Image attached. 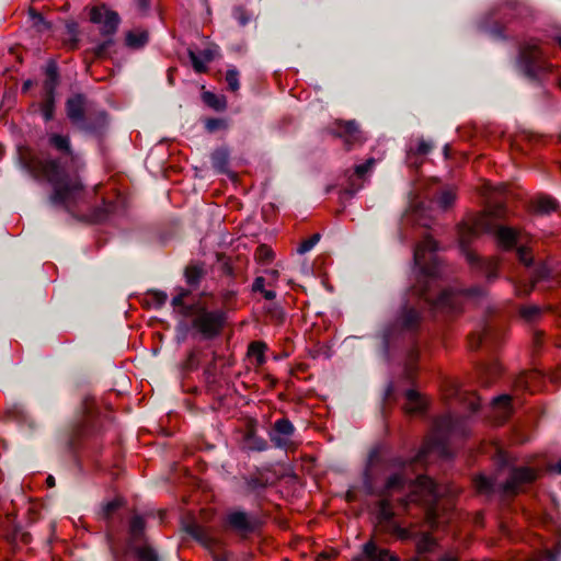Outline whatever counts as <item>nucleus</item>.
<instances>
[{
  "label": "nucleus",
  "instance_id": "bf43d9fd",
  "mask_svg": "<svg viewBox=\"0 0 561 561\" xmlns=\"http://www.w3.org/2000/svg\"><path fill=\"white\" fill-rule=\"evenodd\" d=\"M47 484H48V486H54V485H55V479H54V477L49 476V477L47 478Z\"/></svg>",
  "mask_w": 561,
  "mask_h": 561
},
{
  "label": "nucleus",
  "instance_id": "de8ad7c7",
  "mask_svg": "<svg viewBox=\"0 0 561 561\" xmlns=\"http://www.w3.org/2000/svg\"><path fill=\"white\" fill-rule=\"evenodd\" d=\"M394 534L400 538V539H409V538H412L414 535L413 533L408 529V528H402L400 526H396L394 527Z\"/></svg>",
  "mask_w": 561,
  "mask_h": 561
},
{
  "label": "nucleus",
  "instance_id": "e433bc0d",
  "mask_svg": "<svg viewBox=\"0 0 561 561\" xmlns=\"http://www.w3.org/2000/svg\"><path fill=\"white\" fill-rule=\"evenodd\" d=\"M320 240V234L314 233L309 239L304 240L299 247L297 248V252L299 254H305L309 252Z\"/></svg>",
  "mask_w": 561,
  "mask_h": 561
},
{
  "label": "nucleus",
  "instance_id": "1a4fd4ad",
  "mask_svg": "<svg viewBox=\"0 0 561 561\" xmlns=\"http://www.w3.org/2000/svg\"><path fill=\"white\" fill-rule=\"evenodd\" d=\"M91 22L101 25L102 33L113 34L119 24V16L116 12L104 5L94 7L90 13Z\"/></svg>",
  "mask_w": 561,
  "mask_h": 561
},
{
  "label": "nucleus",
  "instance_id": "2eb2a0df",
  "mask_svg": "<svg viewBox=\"0 0 561 561\" xmlns=\"http://www.w3.org/2000/svg\"><path fill=\"white\" fill-rule=\"evenodd\" d=\"M432 144L420 138L415 145H410L407 151V162L411 167L417 168L423 159L421 157L426 156L432 150Z\"/></svg>",
  "mask_w": 561,
  "mask_h": 561
},
{
  "label": "nucleus",
  "instance_id": "4c0bfd02",
  "mask_svg": "<svg viewBox=\"0 0 561 561\" xmlns=\"http://www.w3.org/2000/svg\"><path fill=\"white\" fill-rule=\"evenodd\" d=\"M33 25L37 28L38 32H44L50 28V24L45 21L42 14L31 11L30 12Z\"/></svg>",
  "mask_w": 561,
  "mask_h": 561
},
{
  "label": "nucleus",
  "instance_id": "3c124183",
  "mask_svg": "<svg viewBox=\"0 0 561 561\" xmlns=\"http://www.w3.org/2000/svg\"><path fill=\"white\" fill-rule=\"evenodd\" d=\"M46 78H51L53 80L58 79L57 68L54 64L47 66Z\"/></svg>",
  "mask_w": 561,
  "mask_h": 561
},
{
  "label": "nucleus",
  "instance_id": "c9c22d12",
  "mask_svg": "<svg viewBox=\"0 0 561 561\" xmlns=\"http://www.w3.org/2000/svg\"><path fill=\"white\" fill-rule=\"evenodd\" d=\"M255 257L259 262L268 263L273 259V251L266 244H261L255 251Z\"/></svg>",
  "mask_w": 561,
  "mask_h": 561
},
{
  "label": "nucleus",
  "instance_id": "f8f14e48",
  "mask_svg": "<svg viewBox=\"0 0 561 561\" xmlns=\"http://www.w3.org/2000/svg\"><path fill=\"white\" fill-rule=\"evenodd\" d=\"M226 520L231 529L240 534L251 533L255 528V520L244 512H231L227 515Z\"/></svg>",
  "mask_w": 561,
  "mask_h": 561
},
{
  "label": "nucleus",
  "instance_id": "4468645a",
  "mask_svg": "<svg viewBox=\"0 0 561 561\" xmlns=\"http://www.w3.org/2000/svg\"><path fill=\"white\" fill-rule=\"evenodd\" d=\"M67 115L69 119L81 128H87L84 124V99L76 95L67 102Z\"/></svg>",
  "mask_w": 561,
  "mask_h": 561
},
{
  "label": "nucleus",
  "instance_id": "603ef678",
  "mask_svg": "<svg viewBox=\"0 0 561 561\" xmlns=\"http://www.w3.org/2000/svg\"><path fill=\"white\" fill-rule=\"evenodd\" d=\"M265 285V279L263 277H256L253 283V290L263 291Z\"/></svg>",
  "mask_w": 561,
  "mask_h": 561
},
{
  "label": "nucleus",
  "instance_id": "8fccbe9b",
  "mask_svg": "<svg viewBox=\"0 0 561 561\" xmlns=\"http://www.w3.org/2000/svg\"><path fill=\"white\" fill-rule=\"evenodd\" d=\"M152 297L158 306H162L168 299V295L163 291H154Z\"/></svg>",
  "mask_w": 561,
  "mask_h": 561
},
{
  "label": "nucleus",
  "instance_id": "c85d7f7f",
  "mask_svg": "<svg viewBox=\"0 0 561 561\" xmlns=\"http://www.w3.org/2000/svg\"><path fill=\"white\" fill-rule=\"evenodd\" d=\"M148 41L146 32H129L126 35V44L129 47L138 48L144 46Z\"/></svg>",
  "mask_w": 561,
  "mask_h": 561
},
{
  "label": "nucleus",
  "instance_id": "ea45409f",
  "mask_svg": "<svg viewBox=\"0 0 561 561\" xmlns=\"http://www.w3.org/2000/svg\"><path fill=\"white\" fill-rule=\"evenodd\" d=\"M226 81L231 91H237L239 89V72L236 69L228 70Z\"/></svg>",
  "mask_w": 561,
  "mask_h": 561
},
{
  "label": "nucleus",
  "instance_id": "79ce46f5",
  "mask_svg": "<svg viewBox=\"0 0 561 561\" xmlns=\"http://www.w3.org/2000/svg\"><path fill=\"white\" fill-rule=\"evenodd\" d=\"M517 255H518V259L519 261L525 265V266H530L531 263H533V256L529 252V250L525 247H520L518 248L517 250Z\"/></svg>",
  "mask_w": 561,
  "mask_h": 561
},
{
  "label": "nucleus",
  "instance_id": "49530a36",
  "mask_svg": "<svg viewBox=\"0 0 561 561\" xmlns=\"http://www.w3.org/2000/svg\"><path fill=\"white\" fill-rule=\"evenodd\" d=\"M58 79L46 78L44 82L45 96L54 95Z\"/></svg>",
  "mask_w": 561,
  "mask_h": 561
},
{
  "label": "nucleus",
  "instance_id": "13d9d810",
  "mask_svg": "<svg viewBox=\"0 0 561 561\" xmlns=\"http://www.w3.org/2000/svg\"><path fill=\"white\" fill-rule=\"evenodd\" d=\"M552 469L558 472V473H561V459L553 465Z\"/></svg>",
  "mask_w": 561,
  "mask_h": 561
},
{
  "label": "nucleus",
  "instance_id": "4d7b16f0",
  "mask_svg": "<svg viewBox=\"0 0 561 561\" xmlns=\"http://www.w3.org/2000/svg\"><path fill=\"white\" fill-rule=\"evenodd\" d=\"M439 561H457V559L451 554H446Z\"/></svg>",
  "mask_w": 561,
  "mask_h": 561
},
{
  "label": "nucleus",
  "instance_id": "dca6fc26",
  "mask_svg": "<svg viewBox=\"0 0 561 561\" xmlns=\"http://www.w3.org/2000/svg\"><path fill=\"white\" fill-rule=\"evenodd\" d=\"M359 561H399V559L388 550L377 547L374 542H367L363 547Z\"/></svg>",
  "mask_w": 561,
  "mask_h": 561
},
{
  "label": "nucleus",
  "instance_id": "f3484780",
  "mask_svg": "<svg viewBox=\"0 0 561 561\" xmlns=\"http://www.w3.org/2000/svg\"><path fill=\"white\" fill-rule=\"evenodd\" d=\"M446 392L447 397H456L463 404H467L472 412L479 409V398L477 394L461 389L458 383L451 382Z\"/></svg>",
  "mask_w": 561,
  "mask_h": 561
},
{
  "label": "nucleus",
  "instance_id": "cd10ccee",
  "mask_svg": "<svg viewBox=\"0 0 561 561\" xmlns=\"http://www.w3.org/2000/svg\"><path fill=\"white\" fill-rule=\"evenodd\" d=\"M456 199V192L453 187H446L440 191L437 197V204L440 208L447 209L450 207Z\"/></svg>",
  "mask_w": 561,
  "mask_h": 561
},
{
  "label": "nucleus",
  "instance_id": "7c9ffc66",
  "mask_svg": "<svg viewBox=\"0 0 561 561\" xmlns=\"http://www.w3.org/2000/svg\"><path fill=\"white\" fill-rule=\"evenodd\" d=\"M203 100L207 105H209L210 107H213L217 111H222L226 107L225 99L222 96H218L211 92H204Z\"/></svg>",
  "mask_w": 561,
  "mask_h": 561
},
{
  "label": "nucleus",
  "instance_id": "412c9836",
  "mask_svg": "<svg viewBox=\"0 0 561 561\" xmlns=\"http://www.w3.org/2000/svg\"><path fill=\"white\" fill-rule=\"evenodd\" d=\"M188 55L192 65L197 72H205L207 69V64L210 62L215 56L213 49H204L198 54L193 50H190Z\"/></svg>",
  "mask_w": 561,
  "mask_h": 561
},
{
  "label": "nucleus",
  "instance_id": "680f3d73",
  "mask_svg": "<svg viewBox=\"0 0 561 561\" xmlns=\"http://www.w3.org/2000/svg\"><path fill=\"white\" fill-rule=\"evenodd\" d=\"M268 274H270L273 278H277V276H278V272H277L276 270H271V271L268 272Z\"/></svg>",
  "mask_w": 561,
  "mask_h": 561
},
{
  "label": "nucleus",
  "instance_id": "473e14b6",
  "mask_svg": "<svg viewBox=\"0 0 561 561\" xmlns=\"http://www.w3.org/2000/svg\"><path fill=\"white\" fill-rule=\"evenodd\" d=\"M41 111H42V115L46 122L50 121L54 117L55 95H49V96L44 98V101L41 105Z\"/></svg>",
  "mask_w": 561,
  "mask_h": 561
},
{
  "label": "nucleus",
  "instance_id": "6e6552de",
  "mask_svg": "<svg viewBox=\"0 0 561 561\" xmlns=\"http://www.w3.org/2000/svg\"><path fill=\"white\" fill-rule=\"evenodd\" d=\"M295 427L288 419H279L270 432V438L275 447L288 450L294 446Z\"/></svg>",
  "mask_w": 561,
  "mask_h": 561
},
{
  "label": "nucleus",
  "instance_id": "423d86ee",
  "mask_svg": "<svg viewBox=\"0 0 561 561\" xmlns=\"http://www.w3.org/2000/svg\"><path fill=\"white\" fill-rule=\"evenodd\" d=\"M190 318L193 329L204 339L218 335L225 322V313L221 310H207L201 304H196Z\"/></svg>",
  "mask_w": 561,
  "mask_h": 561
},
{
  "label": "nucleus",
  "instance_id": "052dcab7",
  "mask_svg": "<svg viewBox=\"0 0 561 561\" xmlns=\"http://www.w3.org/2000/svg\"><path fill=\"white\" fill-rule=\"evenodd\" d=\"M104 49H105V45H101V46L98 48V50H96V55H98V56H101V55L103 54Z\"/></svg>",
  "mask_w": 561,
  "mask_h": 561
},
{
  "label": "nucleus",
  "instance_id": "ddd939ff",
  "mask_svg": "<svg viewBox=\"0 0 561 561\" xmlns=\"http://www.w3.org/2000/svg\"><path fill=\"white\" fill-rule=\"evenodd\" d=\"M421 322L420 311L412 306H404L398 317L396 328L400 331H414Z\"/></svg>",
  "mask_w": 561,
  "mask_h": 561
},
{
  "label": "nucleus",
  "instance_id": "5fc2aeb1",
  "mask_svg": "<svg viewBox=\"0 0 561 561\" xmlns=\"http://www.w3.org/2000/svg\"><path fill=\"white\" fill-rule=\"evenodd\" d=\"M140 10H146L149 7V0H134Z\"/></svg>",
  "mask_w": 561,
  "mask_h": 561
},
{
  "label": "nucleus",
  "instance_id": "f257e3e1",
  "mask_svg": "<svg viewBox=\"0 0 561 561\" xmlns=\"http://www.w3.org/2000/svg\"><path fill=\"white\" fill-rule=\"evenodd\" d=\"M454 431V417L451 415H445L436 421L435 423V436L428 438L415 458L409 460V462L401 458L392 461L393 468H399L400 472L391 474L385 485L383 495L379 503V518L385 522L391 520L393 517L392 508V495L401 492L408 485L411 489V493L405 499H400L402 506H407L412 502H422L427 506L426 510V523L434 527L440 522L438 520V506L435 504L436 501L445 495L451 493L450 490L443 489L442 486L434 483L432 479L425 476L417 477L414 483H411L408 478V471L414 462L424 461L428 454L433 451L444 453L445 451V436Z\"/></svg>",
  "mask_w": 561,
  "mask_h": 561
},
{
  "label": "nucleus",
  "instance_id": "7ed1b4c3",
  "mask_svg": "<svg viewBox=\"0 0 561 561\" xmlns=\"http://www.w3.org/2000/svg\"><path fill=\"white\" fill-rule=\"evenodd\" d=\"M437 244L431 237L424 238L414 250V263L420 268L417 284L414 293L427 305L434 309L455 312L458 311L465 297H473L483 294L480 288H471L466 291L443 290L434 299L432 295V285L440 276V267L435 255Z\"/></svg>",
  "mask_w": 561,
  "mask_h": 561
},
{
  "label": "nucleus",
  "instance_id": "bb28decb",
  "mask_svg": "<svg viewBox=\"0 0 561 561\" xmlns=\"http://www.w3.org/2000/svg\"><path fill=\"white\" fill-rule=\"evenodd\" d=\"M213 167L220 173L225 172L228 165V153L224 149L216 150L211 154Z\"/></svg>",
  "mask_w": 561,
  "mask_h": 561
},
{
  "label": "nucleus",
  "instance_id": "6e6d98bb",
  "mask_svg": "<svg viewBox=\"0 0 561 561\" xmlns=\"http://www.w3.org/2000/svg\"><path fill=\"white\" fill-rule=\"evenodd\" d=\"M262 294H263L264 298L267 299V300H273L276 297V294L273 290H265L264 289L262 291Z\"/></svg>",
  "mask_w": 561,
  "mask_h": 561
},
{
  "label": "nucleus",
  "instance_id": "9d476101",
  "mask_svg": "<svg viewBox=\"0 0 561 561\" xmlns=\"http://www.w3.org/2000/svg\"><path fill=\"white\" fill-rule=\"evenodd\" d=\"M333 134L343 139L346 150H351L355 144L362 142V134L355 121L335 122Z\"/></svg>",
  "mask_w": 561,
  "mask_h": 561
},
{
  "label": "nucleus",
  "instance_id": "0eeeda50",
  "mask_svg": "<svg viewBox=\"0 0 561 561\" xmlns=\"http://www.w3.org/2000/svg\"><path fill=\"white\" fill-rule=\"evenodd\" d=\"M520 64L526 73L530 77L548 69L545 54L538 43L533 41L526 43L520 49Z\"/></svg>",
  "mask_w": 561,
  "mask_h": 561
},
{
  "label": "nucleus",
  "instance_id": "9b49d317",
  "mask_svg": "<svg viewBox=\"0 0 561 561\" xmlns=\"http://www.w3.org/2000/svg\"><path fill=\"white\" fill-rule=\"evenodd\" d=\"M375 164L376 160L370 158L365 163L356 165L354 174L350 178V183L345 188V192L350 195H354L358 192L364 185L365 176L373 170Z\"/></svg>",
  "mask_w": 561,
  "mask_h": 561
},
{
  "label": "nucleus",
  "instance_id": "a18cd8bd",
  "mask_svg": "<svg viewBox=\"0 0 561 561\" xmlns=\"http://www.w3.org/2000/svg\"><path fill=\"white\" fill-rule=\"evenodd\" d=\"M225 126H226L225 122L222 119H218V118L208 119L206 122V128L210 133L216 131L220 128H224Z\"/></svg>",
  "mask_w": 561,
  "mask_h": 561
},
{
  "label": "nucleus",
  "instance_id": "a211bd4d",
  "mask_svg": "<svg viewBox=\"0 0 561 561\" xmlns=\"http://www.w3.org/2000/svg\"><path fill=\"white\" fill-rule=\"evenodd\" d=\"M549 273H550V271L546 264L541 263V264L537 265L531 273V276H530L531 284L530 285L525 284V283H518V284L514 285L516 294L518 296L528 295L531 291L534 285L537 282H540V280L547 278L549 276Z\"/></svg>",
  "mask_w": 561,
  "mask_h": 561
},
{
  "label": "nucleus",
  "instance_id": "393cba45",
  "mask_svg": "<svg viewBox=\"0 0 561 561\" xmlns=\"http://www.w3.org/2000/svg\"><path fill=\"white\" fill-rule=\"evenodd\" d=\"M185 529L191 536H193L194 538H196L197 540L202 541L204 545L210 548L211 539L208 537L206 530L202 526L192 523L186 525Z\"/></svg>",
  "mask_w": 561,
  "mask_h": 561
},
{
  "label": "nucleus",
  "instance_id": "c03bdc74",
  "mask_svg": "<svg viewBox=\"0 0 561 561\" xmlns=\"http://www.w3.org/2000/svg\"><path fill=\"white\" fill-rule=\"evenodd\" d=\"M211 553L214 557V561H231V554L228 551L221 549L220 547H215Z\"/></svg>",
  "mask_w": 561,
  "mask_h": 561
},
{
  "label": "nucleus",
  "instance_id": "09e8293b",
  "mask_svg": "<svg viewBox=\"0 0 561 561\" xmlns=\"http://www.w3.org/2000/svg\"><path fill=\"white\" fill-rule=\"evenodd\" d=\"M233 15L240 25H245L249 21L248 16L245 15L244 10H242V9H236L233 12Z\"/></svg>",
  "mask_w": 561,
  "mask_h": 561
},
{
  "label": "nucleus",
  "instance_id": "20e7f679",
  "mask_svg": "<svg viewBox=\"0 0 561 561\" xmlns=\"http://www.w3.org/2000/svg\"><path fill=\"white\" fill-rule=\"evenodd\" d=\"M505 211L504 206L500 204L494 205L489 207L484 213L477 215L458 226L459 247L466 254L467 261L470 264L477 263L485 272L489 279L496 277V262L491 260L481 261L468 249V247L480 236V233L485 232L494 234L497 243L503 249H512L517 243V231L496 222L505 216Z\"/></svg>",
  "mask_w": 561,
  "mask_h": 561
},
{
  "label": "nucleus",
  "instance_id": "4be33fe9",
  "mask_svg": "<svg viewBox=\"0 0 561 561\" xmlns=\"http://www.w3.org/2000/svg\"><path fill=\"white\" fill-rule=\"evenodd\" d=\"M188 294H190V290L181 288L179 290V294L172 298V302H171L175 312H178L179 314H181L185 318L191 317L192 312L194 311V309L196 307V304H194V305H185L184 304V299H185V297L188 296Z\"/></svg>",
  "mask_w": 561,
  "mask_h": 561
},
{
  "label": "nucleus",
  "instance_id": "69168bd1",
  "mask_svg": "<svg viewBox=\"0 0 561 561\" xmlns=\"http://www.w3.org/2000/svg\"><path fill=\"white\" fill-rule=\"evenodd\" d=\"M559 44H560V46H561V36L559 37Z\"/></svg>",
  "mask_w": 561,
  "mask_h": 561
},
{
  "label": "nucleus",
  "instance_id": "b1692460",
  "mask_svg": "<svg viewBox=\"0 0 561 561\" xmlns=\"http://www.w3.org/2000/svg\"><path fill=\"white\" fill-rule=\"evenodd\" d=\"M244 447L249 450L263 451L267 448V442L257 436L253 428H250L244 436Z\"/></svg>",
  "mask_w": 561,
  "mask_h": 561
},
{
  "label": "nucleus",
  "instance_id": "a878e982",
  "mask_svg": "<svg viewBox=\"0 0 561 561\" xmlns=\"http://www.w3.org/2000/svg\"><path fill=\"white\" fill-rule=\"evenodd\" d=\"M435 546L436 541L428 534H420L416 541V550L420 554L433 551Z\"/></svg>",
  "mask_w": 561,
  "mask_h": 561
},
{
  "label": "nucleus",
  "instance_id": "2f4dec72",
  "mask_svg": "<svg viewBox=\"0 0 561 561\" xmlns=\"http://www.w3.org/2000/svg\"><path fill=\"white\" fill-rule=\"evenodd\" d=\"M556 208H557L556 201L550 197H547V196L539 197L535 203L536 211L541 213V214L550 213V211L554 210Z\"/></svg>",
  "mask_w": 561,
  "mask_h": 561
},
{
  "label": "nucleus",
  "instance_id": "0e129e2a",
  "mask_svg": "<svg viewBox=\"0 0 561 561\" xmlns=\"http://www.w3.org/2000/svg\"><path fill=\"white\" fill-rule=\"evenodd\" d=\"M2 146L0 145V157L2 156Z\"/></svg>",
  "mask_w": 561,
  "mask_h": 561
},
{
  "label": "nucleus",
  "instance_id": "39448f33",
  "mask_svg": "<svg viewBox=\"0 0 561 561\" xmlns=\"http://www.w3.org/2000/svg\"><path fill=\"white\" fill-rule=\"evenodd\" d=\"M536 479V472L528 467L512 468L508 472L506 481H499L497 477H486L479 474L474 479V486L478 493L491 495L496 492L505 494H515L522 485L529 483Z\"/></svg>",
  "mask_w": 561,
  "mask_h": 561
},
{
  "label": "nucleus",
  "instance_id": "f03ea898",
  "mask_svg": "<svg viewBox=\"0 0 561 561\" xmlns=\"http://www.w3.org/2000/svg\"><path fill=\"white\" fill-rule=\"evenodd\" d=\"M47 144L60 153L58 159H31L25 168L35 179L44 178L53 185L50 201L71 211L87 202V192L79 176V163L73 156L68 135L47 134Z\"/></svg>",
  "mask_w": 561,
  "mask_h": 561
},
{
  "label": "nucleus",
  "instance_id": "aec40b11",
  "mask_svg": "<svg viewBox=\"0 0 561 561\" xmlns=\"http://www.w3.org/2000/svg\"><path fill=\"white\" fill-rule=\"evenodd\" d=\"M426 408V401L422 396L414 389H410L405 392V405L404 409L410 414L421 413Z\"/></svg>",
  "mask_w": 561,
  "mask_h": 561
},
{
  "label": "nucleus",
  "instance_id": "f704fd0d",
  "mask_svg": "<svg viewBox=\"0 0 561 561\" xmlns=\"http://www.w3.org/2000/svg\"><path fill=\"white\" fill-rule=\"evenodd\" d=\"M266 345L262 342H253L250 344L249 353L256 357L257 363L261 365L264 363V351Z\"/></svg>",
  "mask_w": 561,
  "mask_h": 561
},
{
  "label": "nucleus",
  "instance_id": "37998d69",
  "mask_svg": "<svg viewBox=\"0 0 561 561\" xmlns=\"http://www.w3.org/2000/svg\"><path fill=\"white\" fill-rule=\"evenodd\" d=\"M539 312L540 309L536 306L524 307L520 310L522 317L529 321L534 320L539 314Z\"/></svg>",
  "mask_w": 561,
  "mask_h": 561
},
{
  "label": "nucleus",
  "instance_id": "72a5a7b5",
  "mask_svg": "<svg viewBox=\"0 0 561 561\" xmlns=\"http://www.w3.org/2000/svg\"><path fill=\"white\" fill-rule=\"evenodd\" d=\"M144 529H145L144 518L141 516H134L130 520V526H129V530H130V535H131L133 539L136 540L139 537H141Z\"/></svg>",
  "mask_w": 561,
  "mask_h": 561
},
{
  "label": "nucleus",
  "instance_id": "58836bf2",
  "mask_svg": "<svg viewBox=\"0 0 561 561\" xmlns=\"http://www.w3.org/2000/svg\"><path fill=\"white\" fill-rule=\"evenodd\" d=\"M139 561H157V553L148 546H144L137 550Z\"/></svg>",
  "mask_w": 561,
  "mask_h": 561
},
{
  "label": "nucleus",
  "instance_id": "5701e85b",
  "mask_svg": "<svg viewBox=\"0 0 561 561\" xmlns=\"http://www.w3.org/2000/svg\"><path fill=\"white\" fill-rule=\"evenodd\" d=\"M495 337V329L491 324H486L478 333L470 336V346L472 348L479 347L483 343H491Z\"/></svg>",
  "mask_w": 561,
  "mask_h": 561
},
{
  "label": "nucleus",
  "instance_id": "a19ab883",
  "mask_svg": "<svg viewBox=\"0 0 561 561\" xmlns=\"http://www.w3.org/2000/svg\"><path fill=\"white\" fill-rule=\"evenodd\" d=\"M537 377L536 373H527L518 377L516 383L517 387L528 389L530 387V382Z\"/></svg>",
  "mask_w": 561,
  "mask_h": 561
},
{
  "label": "nucleus",
  "instance_id": "864d4df0",
  "mask_svg": "<svg viewBox=\"0 0 561 561\" xmlns=\"http://www.w3.org/2000/svg\"><path fill=\"white\" fill-rule=\"evenodd\" d=\"M118 504L116 502H108L104 510H105V513L108 515L110 513H112L113 511H115L117 508Z\"/></svg>",
  "mask_w": 561,
  "mask_h": 561
},
{
  "label": "nucleus",
  "instance_id": "e2e57ef3",
  "mask_svg": "<svg viewBox=\"0 0 561 561\" xmlns=\"http://www.w3.org/2000/svg\"><path fill=\"white\" fill-rule=\"evenodd\" d=\"M546 561H556V560L550 553H548Z\"/></svg>",
  "mask_w": 561,
  "mask_h": 561
},
{
  "label": "nucleus",
  "instance_id": "c756f323",
  "mask_svg": "<svg viewBox=\"0 0 561 561\" xmlns=\"http://www.w3.org/2000/svg\"><path fill=\"white\" fill-rule=\"evenodd\" d=\"M204 274V270L201 266L192 265L185 270V278L188 285L196 286L199 284Z\"/></svg>",
  "mask_w": 561,
  "mask_h": 561
},
{
  "label": "nucleus",
  "instance_id": "6ab92c4d",
  "mask_svg": "<svg viewBox=\"0 0 561 561\" xmlns=\"http://www.w3.org/2000/svg\"><path fill=\"white\" fill-rule=\"evenodd\" d=\"M492 411L496 422H504L512 413L511 397L508 394H502L494 398L492 401Z\"/></svg>",
  "mask_w": 561,
  "mask_h": 561
}]
</instances>
